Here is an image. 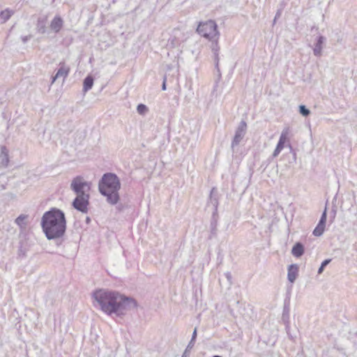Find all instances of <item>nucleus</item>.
<instances>
[{"instance_id":"obj_30","label":"nucleus","mask_w":357,"mask_h":357,"mask_svg":"<svg viewBox=\"0 0 357 357\" xmlns=\"http://www.w3.org/2000/svg\"><path fill=\"white\" fill-rule=\"evenodd\" d=\"M197 328H195L194 329V331H193V333H192V337H191V340H192V341H195V340H196V337H197Z\"/></svg>"},{"instance_id":"obj_5","label":"nucleus","mask_w":357,"mask_h":357,"mask_svg":"<svg viewBox=\"0 0 357 357\" xmlns=\"http://www.w3.org/2000/svg\"><path fill=\"white\" fill-rule=\"evenodd\" d=\"M91 183L84 180L81 176L75 177L70 183V189L77 195H90L89 191L91 190Z\"/></svg>"},{"instance_id":"obj_35","label":"nucleus","mask_w":357,"mask_h":357,"mask_svg":"<svg viewBox=\"0 0 357 357\" xmlns=\"http://www.w3.org/2000/svg\"><path fill=\"white\" fill-rule=\"evenodd\" d=\"M22 255L23 257L25 255V254L24 252L19 253V255Z\"/></svg>"},{"instance_id":"obj_8","label":"nucleus","mask_w":357,"mask_h":357,"mask_svg":"<svg viewBox=\"0 0 357 357\" xmlns=\"http://www.w3.org/2000/svg\"><path fill=\"white\" fill-rule=\"evenodd\" d=\"M289 134V128H286L283 129V130L282 131V133L280 135L278 144L276 146V148L273 153V158L277 157L280 154L281 151L284 147L285 143L289 141V139H288Z\"/></svg>"},{"instance_id":"obj_37","label":"nucleus","mask_w":357,"mask_h":357,"mask_svg":"<svg viewBox=\"0 0 357 357\" xmlns=\"http://www.w3.org/2000/svg\"><path fill=\"white\" fill-rule=\"evenodd\" d=\"M333 213H334V215H333V218H334L335 215V210L333 211Z\"/></svg>"},{"instance_id":"obj_9","label":"nucleus","mask_w":357,"mask_h":357,"mask_svg":"<svg viewBox=\"0 0 357 357\" xmlns=\"http://www.w3.org/2000/svg\"><path fill=\"white\" fill-rule=\"evenodd\" d=\"M70 67L67 66L64 62L59 63V68L58 69L56 75L52 77V83H54L56 79L63 77L64 79L68 77L70 72Z\"/></svg>"},{"instance_id":"obj_23","label":"nucleus","mask_w":357,"mask_h":357,"mask_svg":"<svg viewBox=\"0 0 357 357\" xmlns=\"http://www.w3.org/2000/svg\"><path fill=\"white\" fill-rule=\"evenodd\" d=\"M26 218V215H20L19 217L16 218L15 223L20 227H22L24 225V220H25Z\"/></svg>"},{"instance_id":"obj_21","label":"nucleus","mask_w":357,"mask_h":357,"mask_svg":"<svg viewBox=\"0 0 357 357\" xmlns=\"http://www.w3.org/2000/svg\"><path fill=\"white\" fill-rule=\"evenodd\" d=\"M137 111L139 114H144L148 112V107L144 104H139L137 107Z\"/></svg>"},{"instance_id":"obj_12","label":"nucleus","mask_w":357,"mask_h":357,"mask_svg":"<svg viewBox=\"0 0 357 357\" xmlns=\"http://www.w3.org/2000/svg\"><path fill=\"white\" fill-rule=\"evenodd\" d=\"M63 25V21L60 16H55L51 22L50 28L55 33L59 32Z\"/></svg>"},{"instance_id":"obj_33","label":"nucleus","mask_w":357,"mask_h":357,"mask_svg":"<svg viewBox=\"0 0 357 357\" xmlns=\"http://www.w3.org/2000/svg\"><path fill=\"white\" fill-rule=\"evenodd\" d=\"M5 189V184L4 183H0V190Z\"/></svg>"},{"instance_id":"obj_28","label":"nucleus","mask_w":357,"mask_h":357,"mask_svg":"<svg viewBox=\"0 0 357 357\" xmlns=\"http://www.w3.org/2000/svg\"><path fill=\"white\" fill-rule=\"evenodd\" d=\"M38 31L40 33H44L45 32V25L43 24V25L40 26L38 24Z\"/></svg>"},{"instance_id":"obj_26","label":"nucleus","mask_w":357,"mask_h":357,"mask_svg":"<svg viewBox=\"0 0 357 357\" xmlns=\"http://www.w3.org/2000/svg\"><path fill=\"white\" fill-rule=\"evenodd\" d=\"M195 341H192V340H190V342L188 343V344L186 347V349L190 351V350L192 349V347L195 345Z\"/></svg>"},{"instance_id":"obj_6","label":"nucleus","mask_w":357,"mask_h":357,"mask_svg":"<svg viewBox=\"0 0 357 357\" xmlns=\"http://www.w3.org/2000/svg\"><path fill=\"white\" fill-rule=\"evenodd\" d=\"M90 195H77L74 199L72 206L76 210L86 213L88 212V206L89 204Z\"/></svg>"},{"instance_id":"obj_10","label":"nucleus","mask_w":357,"mask_h":357,"mask_svg":"<svg viewBox=\"0 0 357 357\" xmlns=\"http://www.w3.org/2000/svg\"><path fill=\"white\" fill-rule=\"evenodd\" d=\"M212 206L213 209V214L218 211V192L215 188H212L211 190V194L209 197V199L208 202V206Z\"/></svg>"},{"instance_id":"obj_27","label":"nucleus","mask_w":357,"mask_h":357,"mask_svg":"<svg viewBox=\"0 0 357 357\" xmlns=\"http://www.w3.org/2000/svg\"><path fill=\"white\" fill-rule=\"evenodd\" d=\"M225 275L226 278L227 279V280L229 281V284H231V279H232L231 273L230 272H227V273H225Z\"/></svg>"},{"instance_id":"obj_4","label":"nucleus","mask_w":357,"mask_h":357,"mask_svg":"<svg viewBox=\"0 0 357 357\" xmlns=\"http://www.w3.org/2000/svg\"><path fill=\"white\" fill-rule=\"evenodd\" d=\"M120 188V180L115 174L106 173L99 181L98 189L100 194L105 196L107 202L112 205L117 204L119 201Z\"/></svg>"},{"instance_id":"obj_11","label":"nucleus","mask_w":357,"mask_h":357,"mask_svg":"<svg viewBox=\"0 0 357 357\" xmlns=\"http://www.w3.org/2000/svg\"><path fill=\"white\" fill-rule=\"evenodd\" d=\"M326 41V38L323 36H319L317 39V43L314 45V47L313 49L314 54L316 56H321L322 49H323V44Z\"/></svg>"},{"instance_id":"obj_31","label":"nucleus","mask_w":357,"mask_h":357,"mask_svg":"<svg viewBox=\"0 0 357 357\" xmlns=\"http://www.w3.org/2000/svg\"><path fill=\"white\" fill-rule=\"evenodd\" d=\"M190 351L185 349V350L184 351L181 357H188L190 355Z\"/></svg>"},{"instance_id":"obj_34","label":"nucleus","mask_w":357,"mask_h":357,"mask_svg":"<svg viewBox=\"0 0 357 357\" xmlns=\"http://www.w3.org/2000/svg\"><path fill=\"white\" fill-rule=\"evenodd\" d=\"M280 12H278V13H277V14H276V15H275V19H274V20H273V22H274V23L275 22L277 17H278L280 16Z\"/></svg>"},{"instance_id":"obj_16","label":"nucleus","mask_w":357,"mask_h":357,"mask_svg":"<svg viewBox=\"0 0 357 357\" xmlns=\"http://www.w3.org/2000/svg\"><path fill=\"white\" fill-rule=\"evenodd\" d=\"M13 14L14 11L9 8L2 10L0 13V23L3 24L6 22Z\"/></svg>"},{"instance_id":"obj_38","label":"nucleus","mask_w":357,"mask_h":357,"mask_svg":"<svg viewBox=\"0 0 357 357\" xmlns=\"http://www.w3.org/2000/svg\"><path fill=\"white\" fill-rule=\"evenodd\" d=\"M213 357H222V356L216 355V356H214Z\"/></svg>"},{"instance_id":"obj_2","label":"nucleus","mask_w":357,"mask_h":357,"mask_svg":"<svg viewBox=\"0 0 357 357\" xmlns=\"http://www.w3.org/2000/svg\"><path fill=\"white\" fill-rule=\"evenodd\" d=\"M40 225L47 239L57 240V245L61 244V238L66 230V216L61 210L52 208L45 212L41 218Z\"/></svg>"},{"instance_id":"obj_7","label":"nucleus","mask_w":357,"mask_h":357,"mask_svg":"<svg viewBox=\"0 0 357 357\" xmlns=\"http://www.w3.org/2000/svg\"><path fill=\"white\" fill-rule=\"evenodd\" d=\"M247 130V123L245 121H241L236 130L234 139L231 142V149L239 144L241 141L244 137Z\"/></svg>"},{"instance_id":"obj_25","label":"nucleus","mask_w":357,"mask_h":357,"mask_svg":"<svg viewBox=\"0 0 357 357\" xmlns=\"http://www.w3.org/2000/svg\"><path fill=\"white\" fill-rule=\"evenodd\" d=\"M326 218H327V208H325L324 212L321 214V218L319 220V222H322L324 223H326Z\"/></svg>"},{"instance_id":"obj_36","label":"nucleus","mask_w":357,"mask_h":357,"mask_svg":"<svg viewBox=\"0 0 357 357\" xmlns=\"http://www.w3.org/2000/svg\"><path fill=\"white\" fill-rule=\"evenodd\" d=\"M22 255L23 257L25 255V254L24 252L19 253V255Z\"/></svg>"},{"instance_id":"obj_13","label":"nucleus","mask_w":357,"mask_h":357,"mask_svg":"<svg viewBox=\"0 0 357 357\" xmlns=\"http://www.w3.org/2000/svg\"><path fill=\"white\" fill-rule=\"evenodd\" d=\"M298 268L296 264H291L288 268L287 278L288 280L293 283L298 275Z\"/></svg>"},{"instance_id":"obj_24","label":"nucleus","mask_w":357,"mask_h":357,"mask_svg":"<svg viewBox=\"0 0 357 357\" xmlns=\"http://www.w3.org/2000/svg\"><path fill=\"white\" fill-rule=\"evenodd\" d=\"M211 234L213 236H216V234H217V221L216 220L212 221L211 223Z\"/></svg>"},{"instance_id":"obj_1","label":"nucleus","mask_w":357,"mask_h":357,"mask_svg":"<svg viewBox=\"0 0 357 357\" xmlns=\"http://www.w3.org/2000/svg\"><path fill=\"white\" fill-rule=\"evenodd\" d=\"M93 297L101 310L109 315L113 313L123 314L137 305L134 298L114 291L99 289L93 292Z\"/></svg>"},{"instance_id":"obj_17","label":"nucleus","mask_w":357,"mask_h":357,"mask_svg":"<svg viewBox=\"0 0 357 357\" xmlns=\"http://www.w3.org/2000/svg\"><path fill=\"white\" fill-rule=\"evenodd\" d=\"M93 85V78L88 75L83 82V90L84 91L86 92L89 90H90Z\"/></svg>"},{"instance_id":"obj_20","label":"nucleus","mask_w":357,"mask_h":357,"mask_svg":"<svg viewBox=\"0 0 357 357\" xmlns=\"http://www.w3.org/2000/svg\"><path fill=\"white\" fill-rule=\"evenodd\" d=\"M299 112L303 116H307L310 114V109L303 105L299 106Z\"/></svg>"},{"instance_id":"obj_18","label":"nucleus","mask_w":357,"mask_h":357,"mask_svg":"<svg viewBox=\"0 0 357 357\" xmlns=\"http://www.w3.org/2000/svg\"><path fill=\"white\" fill-rule=\"evenodd\" d=\"M326 223L319 222L317 227L314 228L312 234L315 236H321L325 230Z\"/></svg>"},{"instance_id":"obj_14","label":"nucleus","mask_w":357,"mask_h":357,"mask_svg":"<svg viewBox=\"0 0 357 357\" xmlns=\"http://www.w3.org/2000/svg\"><path fill=\"white\" fill-rule=\"evenodd\" d=\"M303 245L300 242L295 243L291 249V254L296 257H301L303 255Z\"/></svg>"},{"instance_id":"obj_3","label":"nucleus","mask_w":357,"mask_h":357,"mask_svg":"<svg viewBox=\"0 0 357 357\" xmlns=\"http://www.w3.org/2000/svg\"><path fill=\"white\" fill-rule=\"evenodd\" d=\"M197 31L202 36L208 39L211 41V51L213 54V60L215 68L220 77V72L219 68V52L220 46L218 45V38L220 33L218 31V25L213 20H208L204 22H200L197 26Z\"/></svg>"},{"instance_id":"obj_22","label":"nucleus","mask_w":357,"mask_h":357,"mask_svg":"<svg viewBox=\"0 0 357 357\" xmlns=\"http://www.w3.org/2000/svg\"><path fill=\"white\" fill-rule=\"evenodd\" d=\"M331 259H327L322 261L320 267L318 269V274L322 273L324 270V268L331 262Z\"/></svg>"},{"instance_id":"obj_19","label":"nucleus","mask_w":357,"mask_h":357,"mask_svg":"<svg viewBox=\"0 0 357 357\" xmlns=\"http://www.w3.org/2000/svg\"><path fill=\"white\" fill-rule=\"evenodd\" d=\"M180 44L181 41L178 40L176 36H173L168 40V45L171 46L172 47H176L179 46Z\"/></svg>"},{"instance_id":"obj_29","label":"nucleus","mask_w":357,"mask_h":357,"mask_svg":"<svg viewBox=\"0 0 357 357\" xmlns=\"http://www.w3.org/2000/svg\"><path fill=\"white\" fill-rule=\"evenodd\" d=\"M166 82H167V77H166V75H165L164 77H163V82H162V89L163 91L166 90Z\"/></svg>"},{"instance_id":"obj_32","label":"nucleus","mask_w":357,"mask_h":357,"mask_svg":"<svg viewBox=\"0 0 357 357\" xmlns=\"http://www.w3.org/2000/svg\"><path fill=\"white\" fill-rule=\"evenodd\" d=\"M29 38H30V36H24V37L22 38L24 43H25L28 40H29Z\"/></svg>"},{"instance_id":"obj_15","label":"nucleus","mask_w":357,"mask_h":357,"mask_svg":"<svg viewBox=\"0 0 357 357\" xmlns=\"http://www.w3.org/2000/svg\"><path fill=\"white\" fill-rule=\"evenodd\" d=\"M9 162L8 151L6 147L1 148V152L0 154V165L3 167H6Z\"/></svg>"},{"instance_id":"obj_39","label":"nucleus","mask_w":357,"mask_h":357,"mask_svg":"<svg viewBox=\"0 0 357 357\" xmlns=\"http://www.w3.org/2000/svg\"><path fill=\"white\" fill-rule=\"evenodd\" d=\"M90 220L89 218H86V221L89 222Z\"/></svg>"}]
</instances>
